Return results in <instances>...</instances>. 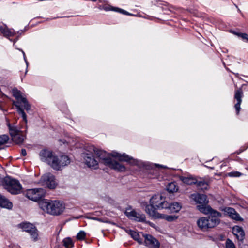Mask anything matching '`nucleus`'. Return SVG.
I'll list each match as a JSON object with an SVG mask.
<instances>
[{
    "mask_svg": "<svg viewBox=\"0 0 248 248\" xmlns=\"http://www.w3.org/2000/svg\"><path fill=\"white\" fill-rule=\"evenodd\" d=\"M70 163V160L67 155H62L59 157L55 156L51 164V167L54 170H59L62 167L67 166Z\"/></svg>",
    "mask_w": 248,
    "mask_h": 248,
    "instance_id": "obj_11",
    "label": "nucleus"
},
{
    "mask_svg": "<svg viewBox=\"0 0 248 248\" xmlns=\"http://www.w3.org/2000/svg\"><path fill=\"white\" fill-rule=\"evenodd\" d=\"M0 185H2L7 191L13 195L18 194L22 191V187L19 181L9 176L4 177Z\"/></svg>",
    "mask_w": 248,
    "mask_h": 248,
    "instance_id": "obj_6",
    "label": "nucleus"
},
{
    "mask_svg": "<svg viewBox=\"0 0 248 248\" xmlns=\"http://www.w3.org/2000/svg\"><path fill=\"white\" fill-rule=\"evenodd\" d=\"M179 179L184 183L188 185L195 184L197 182L196 178L192 176H190L188 177L181 176H180Z\"/></svg>",
    "mask_w": 248,
    "mask_h": 248,
    "instance_id": "obj_22",
    "label": "nucleus"
},
{
    "mask_svg": "<svg viewBox=\"0 0 248 248\" xmlns=\"http://www.w3.org/2000/svg\"><path fill=\"white\" fill-rule=\"evenodd\" d=\"M93 152L87 151V152L83 153L82 156L83 157L85 164L90 168L96 169L98 168V162L95 159Z\"/></svg>",
    "mask_w": 248,
    "mask_h": 248,
    "instance_id": "obj_12",
    "label": "nucleus"
},
{
    "mask_svg": "<svg viewBox=\"0 0 248 248\" xmlns=\"http://www.w3.org/2000/svg\"><path fill=\"white\" fill-rule=\"evenodd\" d=\"M116 7H113V6H104L103 7V9L106 11H116Z\"/></svg>",
    "mask_w": 248,
    "mask_h": 248,
    "instance_id": "obj_35",
    "label": "nucleus"
},
{
    "mask_svg": "<svg viewBox=\"0 0 248 248\" xmlns=\"http://www.w3.org/2000/svg\"><path fill=\"white\" fill-rule=\"evenodd\" d=\"M178 189L179 187L175 182L170 183L167 186V190L170 193L176 192Z\"/></svg>",
    "mask_w": 248,
    "mask_h": 248,
    "instance_id": "obj_26",
    "label": "nucleus"
},
{
    "mask_svg": "<svg viewBox=\"0 0 248 248\" xmlns=\"http://www.w3.org/2000/svg\"><path fill=\"white\" fill-rule=\"evenodd\" d=\"M171 8V6H169V7L168 8V10L170 11H171V10L170 9Z\"/></svg>",
    "mask_w": 248,
    "mask_h": 248,
    "instance_id": "obj_44",
    "label": "nucleus"
},
{
    "mask_svg": "<svg viewBox=\"0 0 248 248\" xmlns=\"http://www.w3.org/2000/svg\"><path fill=\"white\" fill-rule=\"evenodd\" d=\"M167 202L165 198L160 194L155 195L152 197L149 201V204L147 202H143L142 205L145 208L146 213L152 218L158 217L157 210L163 209L166 208Z\"/></svg>",
    "mask_w": 248,
    "mask_h": 248,
    "instance_id": "obj_3",
    "label": "nucleus"
},
{
    "mask_svg": "<svg viewBox=\"0 0 248 248\" xmlns=\"http://www.w3.org/2000/svg\"><path fill=\"white\" fill-rule=\"evenodd\" d=\"M21 154L22 156H25L27 155L26 150L25 149H22L21 151Z\"/></svg>",
    "mask_w": 248,
    "mask_h": 248,
    "instance_id": "obj_37",
    "label": "nucleus"
},
{
    "mask_svg": "<svg viewBox=\"0 0 248 248\" xmlns=\"http://www.w3.org/2000/svg\"><path fill=\"white\" fill-rule=\"evenodd\" d=\"M226 248H235L233 242L230 239H227L226 241Z\"/></svg>",
    "mask_w": 248,
    "mask_h": 248,
    "instance_id": "obj_33",
    "label": "nucleus"
},
{
    "mask_svg": "<svg viewBox=\"0 0 248 248\" xmlns=\"http://www.w3.org/2000/svg\"><path fill=\"white\" fill-rule=\"evenodd\" d=\"M0 31L7 37L14 36L16 34L15 31L9 30L5 25L0 26Z\"/></svg>",
    "mask_w": 248,
    "mask_h": 248,
    "instance_id": "obj_23",
    "label": "nucleus"
},
{
    "mask_svg": "<svg viewBox=\"0 0 248 248\" xmlns=\"http://www.w3.org/2000/svg\"><path fill=\"white\" fill-rule=\"evenodd\" d=\"M233 74L235 75V76L236 77H238V76H239V74L238 73H233Z\"/></svg>",
    "mask_w": 248,
    "mask_h": 248,
    "instance_id": "obj_43",
    "label": "nucleus"
},
{
    "mask_svg": "<svg viewBox=\"0 0 248 248\" xmlns=\"http://www.w3.org/2000/svg\"><path fill=\"white\" fill-rule=\"evenodd\" d=\"M126 232L130 234L131 237L135 240H138L139 237L140 236L139 234L136 231L132 230L131 229H127L125 230Z\"/></svg>",
    "mask_w": 248,
    "mask_h": 248,
    "instance_id": "obj_28",
    "label": "nucleus"
},
{
    "mask_svg": "<svg viewBox=\"0 0 248 248\" xmlns=\"http://www.w3.org/2000/svg\"><path fill=\"white\" fill-rule=\"evenodd\" d=\"M21 51H22V54L23 55V57H26L25 52L22 50H21Z\"/></svg>",
    "mask_w": 248,
    "mask_h": 248,
    "instance_id": "obj_40",
    "label": "nucleus"
},
{
    "mask_svg": "<svg viewBox=\"0 0 248 248\" xmlns=\"http://www.w3.org/2000/svg\"><path fill=\"white\" fill-rule=\"evenodd\" d=\"M91 150L99 159V162L119 172L124 171L125 167L117 161L113 160L110 156L117 158L119 161L126 162L130 165L137 166L140 168H143L148 170V177L150 178H155L157 176L158 173L155 168V167H164L159 164L150 163L135 159L125 153L121 154L117 152H113L110 154L105 151L97 149L94 146H92Z\"/></svg>",
    "mask_w": 248,
    "mask_h": 248,
    "instance_id": "obj_1",
    "label": "nucleus"
},
{
    "mask_svg": "<svg viewBox=\"0 0 248 248\" xmlns=\"http://www.w3.org/2000/svg\"><path fill=\"white\" fill-rule=\"evenodd\" d=\"M233 34L237 35L238 37H241L244 41L246 42H248V34H247V33L238 32L235 31H233Z\"/></svg>",
    "mask_w": 248,
    "mask_h": 248,
    "instance_id": "obj_29",
    "label": "nucleus"
},
{
    "mask_svg": "<svg viewBox=\"0 0 248 248\" xmlns=\"http://www.w3.org/2000/svg\"><path fill=\"white\" fill-rule=\"evenodd\" d=\"M62 242L65 248H72L74 246V242L70 237L65 238Z\"/></svg>",
    "mask_w": 248,
    "mask_h": 248,
    "instance_id": "obj_27",
    "label": "nucleus"
},
{
    "mask_svg": "<svg viewBox=\"0 0 248 248\" xmlns=\"http://www.w3.org/2000/svg\"><path fill=\"white\" fill-rule=\"evenodd\" d=\"M190 198L193 200L197 204H199L197 205L196 208L199 211V209L201 207L205 208L206 209L208 207H211L210 206L208 205L209 203V200L206 195L200 193H193L190 195Z\"/></svg>",
    "mask_w": 248,
    "mask_h": 248,
    "instance_id": "obj_10",
    "label": "nucleus"
},
{
    "mask_svg": "<svg viewBox=\"0 0 248 248\" xmlns=\"http://www.w3.org/2000/svg\"><path fill=\"white\" fill-rule=\"evenodd\" d=\"M243 96V92L241 88L235 91L234 98L237 103L234 105L237 115H238L240 110V105L242 103V98Z\"/></svg>",
    "mask_w": 248,
    "mask_h": 248,
    "instance_id": "obj_17",
    "label": "nucleus"
},
{
    "mask_svg": "<svg viewBox=\"0 0 248 248\" xmlns=\"http://www.w3.org/2000/svg\"><path fill=\"white\" fill-rule=\"evenodd\" d=\"M18 40V38H17L16 39H15L13 41L14 43L16 42V41Z\"/></svg>",
    "mask_w": 248,
    "mask_h": 248,
    "instance_id": "obj_45",
    "label": "nucleus"
},
{
    "mask_svg": "<svg viewBox=\"0 0 248 248\" xmlns=\"http://www.w3.org/2000/svg\"><path fill=\"white\" fill-rule=\"evenodd\" d=\"M124 214L127 217L132 220L144 222L146 220V217L144 214L136 212L135 210H132L130 211H128V209L124 212Z\"/></svg>",
    "mask_w": 248,
    "mask_h": 248,
    "instance_id": "obj_14",
    "label": "nucleus"
},
{
    "mask_svg": "<svg viewBox=\"0 0 248 248\" xmlns=\"http://www.w3.org/2000/svg\"><path fill=\"white\" fill-rule=\"evenodd\" d=\"M241 173L238 171H232L228 173L226 175L231 177H238L241 175Z\"/></svg>",
    "mask_w": 248,
    "mask_h": 248,
    "instance_id": "obj_32",
    "label": "nucleus"
},
{
    "mask_svg": "<svg viewBox=\"0 0 248 248\" xmlns=\"http://www.w3.org/2000/svg\"><path fill=\"white\" fill-rule=\"evenodd\" d=\"M21 51H22V54L23 55V57H26L25 52L22 50H21Z\"/></svg>",
    "mask_w": 248,
    "mask_h": 248,
    "instance_id": "obj_41",
    "label": "nucleus"
},
{
    "mask_svg": "<svg viewBox=\"0 0 248 248\" xmlns=\"http://www.w3.org/2000/svg\"><path fill=\"white\" fill-rule=\"evenodd\" d=\"M165 206H166V208L164 209L167 210L170 213H178L182 208L181 204L177 202L171 203L167 202Z\"/></svg>",
    "mask_w": 248,
    "mask_h": 248,
    "instance_id": "obj_19",
    "label": "nucleus"
},
{
    "mask_svg": "<svg viewBox=\"0 0 248 248\" xmlns=\"http://www.w3.org/2000/svg\"><path fill=\"white\" fill-rule=\"evenodd\" d=\"M9 139V137L7 135L4 134L0 136V146L6 143ZM1 147H0V149Z\"/></svg>",
    "mask_w": 248,
    "mask_h": 248,
    "instance_id": "obj_30",
    "label": "nucleus"
},
{
    "mask_svg": "<svg viewBox=\"0 0 248 248\" xmlns=\"http://www.w3.org/2000/svg\"><path fill=\"white\" fill-rule=\"evenodd\" d=\"M116 9L115 12H119V13H122L123 14L125 15H130V14L129 12H127L126 11H125L124 10H123L122 9L118 8V7H116Z\"/></svg>",
    "mask_w": 248,
    "mask_h": 248,
    "instance_id": "obj_34",
    "label": "nucleus"
},
{
    "mask_svg": "<svg viewBox=\"0 0 248 248\" xmlns=\"http://www.w3.org/2000/svg\"><path fill=\"white\" fill-rule=\"evenodd\" d=\"M27 72V68H26V70L25 73H26Z\"/></svg>",
    "mask_w": 248,
    "mask_h": 248,
    "instance_id": "obj_48",
    "label": "nucleus"
},
{
    "mask_svg": "<svg viewBox=\"0 0 248 248\" xmlns=\"http://www.w3.org/2000/svg\"><path fill=\"white\" fill-rule=\"evenodd\" d=\"M144 238V244L147 247L150 248H159L160 244L159 242L152 235L149 234H143Z\"/></svg>",
    "mask_w": 248,
    "mask_h": 248,
    "instance_id": "obj_15",
    "label": "nucleus"
},
{
    "mask_svg": "<svg viewBox=\"0 0 248 248\" xmlns=\"http://www.w3.org/2000/svg\"><path fill=\"white\" fill-rule=\"evenodd\" d=\"M158 217H155L154 219L157 218H163L165 219L166 220L169 222H172L176 219H177L178 217V216L176 215H166L164 214H158Z\"/></svg>",
    "mask_w": 248,
    "mask_h": 248,
    "instance_id": "obj_25",
    "label": "nucleus"
},
{
    "mask_svg": "<svg viewBox=\"0 0 248 248\" xmlns=\"http://www.w3.org/2000/svg\"><path fill=\"white\" fill-rule=\"evenodd\" d=\"M227 70L229 71V69L228 68H226Z\"/></svg>",
    "mask_w": 248,
    "mask_h": 248,
    "instance_id": "obj_49",
    "label": "nucleus"
},
{
    "mask_svg": "<svg viewBox=\"0 0 248 248\" xmlns=\"http://www.w3.org/2000/svg\"><path fill=\"white\" fill-rule=\"evenodd\" d=\"M219 209L225 213L232 219L236 220H240L241 219L239 214L233 208L221 207H220Z\"/></svg>",
    "mask_w": 248,
    "mask_h": 248,
    "instance_id": "obj_18",
    "label": "nucleus"
},
{
    "mask_svg": "<svg viewBox=\"0 0 248 248\" xmlns=\"http://www.w3.org/2000/svg\"><path fill=\"white\" fill-rule=\"evenodd\" d=\"M86 237V232L83 231H80L78 233L76 236V238L78 240H83Z\"/></svg>",
    "mask_w": 248,
    "mask_h": 248,
    "instance_id": "obj_31",
    "label": "nucleus"
},
{
    "mask_svg": "<svg viewBox=\"0 0 248 248\" xmlns=\"http://www.w3.org/2000/svg\"><path fill=\"white\" fill-rule=\"evenodd\" d=\"M0 207L11 209L13 207V204L5 196L0 194Z\"/></svg>",
    "mask_w": 248,
    "mask_h": 248,
    "instance_id": "obj_21",
    "label": "nucleus"
},
{
    "mask_svg": "<svg viewBox=\"0 0 248 248\" xmlns=\"http://www.w3.org/2000/svg\"><path fill=\"white\" fill-rule=\"evenodd\" d=\"M135 241H137L139 244H142V240L140 237V236L139 237L138 240H136Z\"/></svg>",
    "mask_w": 248,
    "mask_h": 248,
    "instance_id": "obj_38",
    "label": "nucleus"
},
{
    "mask_svg": "<svg viewBox=\"0 0 248 248\" xmlns=\"http://www.w3.org/2000/svg\"><path fill=\"white\" fill-rule=\"evenodd\" d=\"M21 51H22V54L23 55V57H26L25 52L22 50H21Z\"/></svg>",
    "mask_w": 248,
    "mask_h": 248,
    "instance_id": "obj_42",
    "label": "nucleus"
},
{
    "mask_svg": "<svg viewBox=\"0 0 248 248\" xmlns=\"http://www.w3.org/2000/svg\"><path fill=\"white\" fill-rule=\"evenodd\" d=\"M195 184L196 185L197 189L199 190L204 191L207 190L209 188V184L208 182L203 179L200 181H198L197 180V182Z\"/></svg>",
    "mask_w": 248,
    "mask_h": 248,
    "instance_id": "obj_24",
    "label": "nucleus"
},
{
    "mask_svg": "<svg viewBox=\"0 0 248 248\" xmlns=\"http://www.w3.org/2000/svg\"><path fill=\"white\" fill-rule=\"evenodd\" d=\"M0 109H1V106H0Z\"/></svg>",
    "mask_w": 248,
    "mask_h": 248,
    "instance_id": "obj_50",
    "label": "nucleus"
},
{
    "mask_svg": "<svg viewBox=\"0 0 248 248\" xmlns=\"http://www.w3.org/2000/svg\"><path fill=\"white\" fill-rule=\"evenodd\" d=\"M232 233L238 241L242 242L245 238V232L243 228L239 226H235L232 228Z\"/></svg>",
    "mask_w": 248,
    "mask_h": 248,
    "instance_id": "obj_20",
    "label": "nucleus"
},
{
    "mask_svg": "<svg viewBox=\"0 0 248 248\" xmlns=\"http://www.w3.org/2000/svg\"><path fill=\"white\" fill-rule=\"evenodd\" d=\"M162 9H163V10H166V9L164 8H163Z\"/></svg>",
    "mask_w": 248,
    "mask_h": 248,
    "instance_id": "obj_47",
    "label": "nucleus"
},
{
    "mask_svg": "<svg viewBox=\"0 0 248 248\" xmlns=\"http://www.w3.org/2000/svg\"><path fill=\"white\" fill-rule=\"evenodd\" d=\"M199 211L205 215L210 214V216L200 217L197 221L198 226L202 231H208L220 223V218L222 217V214L219 212L212 207H208L207 209L201 207Z\"/></svg>",
    "mask_w": 248,
    "mask_h": 248,
    "instance_id": "obj_2",
    "label": "nucleus"
},
{
    "mask_svg": "<svg viewBox=\"0 0 248 248\" xmlns=\"http://www.w3.org/2000/svg\"><path fill=\"white\" fill-rule=\"evenodd\" d=\"M41 181L43 185L50 189L55 188L57 186L55 177L51 173H47L43 175L41 179Z\"/></svg>",
    "mask_w": 248,
    "mask_h": 248,
    "instance_id": "obj_13",
    "label": "nucleus"
},
{
    "mask_svg": "<svg viewBox=\"0 0 248 248\" xmlns=\"http://www.w3.org/2000/svg\"><path fill=\"white\" fill-rule=\"evenodd\" d=\"M210 169H212V170H214V167H209Z\"/></svg>",
    "mask_w": 248,
    "mask_h": 248,
    "instance_id": "obj_46",
    "label": "nucleus"
},
{
    "mask_svg": "<svg viewBox=\"0 0 248 248\" xmlns=\"http://www.w3.org/2000/svg\"><path fill=\"white\" fill-rule=\"evenodd\" d=\"M156 3L155 4V5H157L158 6H159L160 5H164L166 6L168 5V3L166 2L165 1H156Z\"/></svg>",
    "mask_w": 248,
    "mask_h": 248,
    "instance_id": "obj_36",
    "label": "nucleus"
},
{
    "mask_svg": "<svg viewBox=\"0 0 248 248\" xmlns=\"http://www.w3.org/2000/svg\"><path fill=\"white\" fill-rule=\"evenodd\" d=\"M18 227L22 229L23 231L28 232L31 239L34 242L39 239L38 231L37 228L32 224L29 222H22L18 224Z\"/></svg>",
    "mask_w": 248,
    "mask_h": 248,
    "instance_id": "obj_8",
    "label": "nucleus"
},
{
    "mask_svg": "<svg viewBox=\"0 0 248 248\" xmlns=\"http://www.w3.org/2000/svg\"><path fill=\"white\" fill-rule=\"evenodd\" d=\"M24 60L25 61V62H26V63L27 64V66H28V62L27 61L26 57H24Z\"/></svg>",
    "mask_w": 248,
    "mask_h": 248,
    "instance_id": "obj_39",
    "label": "nucleus"
},
{
    "mask_svg": "<svg viewBox=\"0 0 248 248\" xmlns=\"http://www.w3.org/2000/svg\"><path fill=\"white\" fill-rule=\"evenodd\" d=\"M38 203L42 210L51 215H60L65 209L64 205L62 202L58 201H51L44 199L39 202Z\"/></svg>",
    "mask_w": 248,
    "mask_h": 248,
    "instance_id": "obj_4",
    "label": "nucleus"
},
{
    "mask_svg": "<svg viewBox=\"0 0 248 248\" xmlns=\"http://www.w3.org/2000/svg\"><path fill=\"white\" fill-rule=\"evenodd\" d=\"M13 96L16 98L17 101H14L13 104L17 108V112L20 114L25 124L27 123V115L24 110L21 108L19 104L22 103L24 104V108L28 111L31 109V105L27 99L22 96V93L17 88H15L12 90Z\"/></svg>",
    "mask_w": 248,
    "mask_h": 248,
    "instance_id": "obj_5",
    "label": "nucleus"
},
{
    "mask_svg": "<svg viewBox=\"0 0 248 248\" xmlns=\"http://www.w3.org/2000/svg\"><path fill=\"white\" fill-rule=\"evenodd\" d=\"M41 160L46 162L51 166L52 162L55 155H54L53 152L46 149L42 150L39 153Z\"/></svg>",
    "mask_w": 248,
    "mask_h": 248,
    "instance_id": "obj_16",
    "label": "nucleus"
},
{
    "mask_svg": "<svg viewBox=\"0 0 248 248\" xmlns=\"http://www.w3.org/2000/svg\"><path fill=\"white\" fill-rule=\"evenodd\" d=\"M46 191L42 188H33L27 190L26 197L34 202L42 200L46 195Z\"/></svg>",
    "mask_w": 248,
    "mask_h": 248,
    "instance_id": "obj_9",
    "label": "nucleus"
},
{
    "mask_svg": "<svg viewBox=\"0 0 248 248\" xmlns=\"http://www.w3.org/2000/svg\"><path fill=\"white\" fill-rule=\"evenodd\" d=\"M6 124L8 128L9 133L11 137L12 140L16 144L22 143L24 141L25 136L24 132L27 131V123L26 129L24 131L21 130V128L18 127L15 123L11 124L8 119L6 118ZM24 123H25L24 122Z\"/></svg>",
    "mask_w": 248,
    "mask_h": 248,
    "instance_id": "obj_7",
    "label": "nucleus"
}]
</instances>
